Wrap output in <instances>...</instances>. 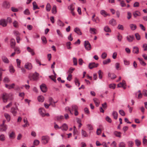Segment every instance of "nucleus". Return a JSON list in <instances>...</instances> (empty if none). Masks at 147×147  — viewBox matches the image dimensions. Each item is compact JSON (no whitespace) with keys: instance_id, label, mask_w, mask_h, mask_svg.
Here are the masks:
<instances>
[{"instance_id":"f257e3e1","label":"nucleus","mask_w":147,"mask_h":147,"mask_svg":"<svg viewBox=\"0 0 147 147\" xmlns=\"http://www.w3.org/2000/svg\"><path fill=\"white\" fill-rule=\"evenodd\" d=\"M2 97L3 101L5 103L7 102L8 100L12 101L13 99V97L10 94L5 93H4L3 94Z\"/></svg>"},{"instance_id":"f03ea898","label":"nucleus","mask_w":147,"mask_h":147,"mask_svg":"<svg viewBox=\"0 0 147 147\" xmlns=\"http://www.w3.org/2000/svg\"><path fill=\"white\" fill-rule=\"evenodd\" d=\"M71 112L72 111L74 112V115L76 116L78 115L79 113L78 112V106L75 105H73L71 106Z\"/></svg>"},{"instance_id":"7ed1b4c3","label":"nucleus","mask_w":147,"mask_h":147,"mask_svg":"<svg viewBox=\"0 0 147 147\" xmlns=\"http://www.w3.org/2000/svg\"><path fill=\"white\" fill-rule=\"evenodd\" d=\"M39 74L36 72L33 74L32 75H30L28 77L30 80L35 81L37 80L38 78Z\"/></svg>"},{"instance_id":"20e7f679","label":"nucleus","mask_w":147,"mask_h":147,"mask_svg":"<svg viewBox=\"0 0 147 147\" xmlns=\"http://www.w3.org/2000/svg\"><path fill=\"white\" fill-rule=\"evenodd\" d=\"M50 138L48 136H43L41 138V142L42 144H45L48 142Z\"/></svg>"},{"instance_id":"39448f33","label":"nucleus","mask_w":147,"mask_h":147,"mask_svg":"<svg viewBox=\"0 0 147 147\" xmlns=\"http://www.w3.org/2000/svg\"><path fill=\"white\" fill-rule=\"evenodd\" d=\"M84 47L87 51H89L91 49L90 44L88 41H85L84 42Z\"/></svg>"},{"instance_id":"423d86ee","label":"nucleus","mask_w":147,"mask_h":147,"mask_svg":"<svg viewBox=\"0 0 147 147\" xmlns=\"http://www.w3.org/2000/svg\"><path fill=\"white\" fill-rule=\"evenodd\" d=\"M18 110V108L17 107H12L11 108V112L12 113L14 116H15L16 115L17 113V111Z\"/></svg>"},{"instance_id":"0eeeda50","label":"nucleus","mask_w":147,"mask_h":147,"mask_svg":"<svg viewBox=\"0 0 147 147\" xmlns=\"http://www.w3.org/2000/svg\"><path fill=\"white\" fill-rule=\"evenodd\" d=\"M7 23L6 20L5 19H2L0 20V25L3 27H5L7 25Z\"/></svg>"},{"instance_id":"6e6552de","label":"nucleus","mask_w":147,"mask_h":147,"mask_svg":"<svg viewBox=\"0 0 147 147\" xmlns=\"http://www.w3.org/2000/svg\"><path fill=\"white\" fill-rule=\"evenodd\" d=\"M40 89L43 92H45L47 90V88L45 84H42L40 86Z\"/></svg>"},{"instance_id":"1a4fd4ad","label":"nucleus","mask_w":147,"mask_h":147,"mask_svg":"<svg viewBox=\"0 0 147 147\" xmlns=\"http://www.w3.org/2000/svg\"><path fill=\"white\" fill-rule=\"evenodd\" d=\"M98 65V64H95L94 62L90 63L88 65L89 68L91 69L97 67Z\"/></svg>"},{"instance_id":"9d476101","label":"nucleus","mask_w":147,"mask_h":147,"mask_svg":"<svg viewBox=\"0 0 147 147\" xmlns=\"http://www.w3.org/2000/svg\"><path fill=\"white\" fill-rule=\"evenodd\" d=\"M126 38L129 42H131L134 39V37L133 35H129L127 36Z\"/></svg>"},{"instance_id":"9b49d317","label":"nucleus","mask_w":147,"mask_h":147,"mask_svg":"<svg viewBox=\"0 0 147 147\" xmlns=\"http://www.w3.org/2000/svg\"><path fill=\"white\" fill-rule=\"evenodd\" d=\"M7 129V126L6 125H1L0 127V131H5Z\"/></svg>"},{"instance_id":"f8f14e48","label":"nucleus","mask_w":147,"mask_h":147,"mask_svg":"<svg viewBox=\"0 0 147 147\" xmlns=\"http://www.w3.org/2000/svg\"><path fill=\"white\" fill-rule=\"evenodd\" d=\"M32 65L30 63H27L25 65V67L28 70L31 69L32 68Z\"/></svg>"},{"instance_id":"ddd939ff","label":"nucleus","mask_w":147,"mask_h":147,"mask_svg":"<svg viewBox=\"0 0 147 147\" xmlns=\"http://www.w3.org/2000/svg\"><path fill=\"white\" fill-rule=\"evenodd\" d=\"M2 5L5 8H8L10 6L9 3L6 1H4Z\"/></svg>"},{"instance_id":"4468645a","label":"nucleus","mask_w":147,"mask_h":147,"mask_svg":"<svg viewBox=\"0 0 147 147\" xmlns=\"http://www.w3.org/2000/svg\"><path fill=\"white\" fill-rule=\"evenodd\" d=\"M132 52L134 54H138L139 53L138 48L137 46L133 47Z\"/></svg>"},{"instance_id":"2eb2a0df","label":"nucleus","mask_w":147,"mask_h":147,"mask_svg":"<svg viewBox=\"0 0 147 147\" xmlns=\"http://www.w3.org/2000/svg\"><path fill=\"white\" fill-rule=\"evenodd\" d=\"M109 23L113 26H115L117 24L116 21L114 19L112 18L109 21Z\"/></svg>"},{"instance_id":"dca6fc26","label":"nucleus","mask_w":147,"mask_h":147,"mask_svg":"<svg viewBox=\"0 0 147 147\" xmlns=\"http://www.w3.org/2000/svg\"><path fill=\"white\" fill-rule=\"evenodd\" d=\"M1 59L5 63H9V61L7 58L5 56H3L1 57Z\"/></svg>"},{"instance_id":"f3484780","label":"nucleus","mask_w":147,"mask_h":147,"mask_svg":"<svg viewBox=\"0 0 147 147\" xmlns=\"http://www.w3.org/2000/svg\"><path fill=\"white\" fill-rule=\"evenodd\" d=\"M61 129L63 131H66L68 129L67 125L66 123H64L61 126Z\"/></svg>"},{"instance_id":"a211bd4d","label":"nucleus","mask_w":147,"mask_h":147,"mask_svg":"<svg viewBox=\"0 0 147 147\" xmlns=\"http://www.w3.org/2000/svg\"><path fill=\"white\" fill-rule=\"evenodd\" d=\"M39 111L40 114L42 116H45V110L44 108H41L39 109Z\"/></svg>"},{"instance_id":"6ab92c4d","label":"nucleus","mask_w":147,"mask_h":147,"mask_svg":"<svg viewBox=\"0 0 147 147\" xmlns=\"http://www.w3.org/2000/svg\"><path fill=\"white\" fill-rule=\"evenodd\" d=\"M95 15L94 14L92 17V20L94 22L97 23L99 21V19L98 17H96V18H95Z\"/></svg>"},{"instance_id":"aec40b11","label":"nucleus","mask_w":147,"mask_h":147,"mask_svg":"<svg viewBox=\"0 0 147 147\" xmlns=\"http://www.w3.org/2000/svg\"><path fill=\"white\" fill-rule=\"evenodd\" d=\"M16 45V42L15 39H11L10 41V45L11 47L14 48Z\"/></svg>"},{"instance_id":"412c9836","label":"nucleus","mask_w":147,"mask_h":147,"mask_svg":"<svg viewBox=\"0 0 147 147\" xmlns=\"http://www.w3.org/2000/svg\"><path fill=\"white\" fill-rule=\"evenodd\" d=\"M81 134L83 137H88V134L86 131L83 130H82Z\"/></svg>"},{"instance_id":"4be33fe9","label":"nucleus","mask_w":147,"mask_h":147,"mask_svg":"<svg viewBox=\"0 0 147 147\" xmlns=\"http://www.w3.org/2000/svg\"><path fill=\"white\" fill-rule=\"evenodd\" d=\"M23 121L25 124L24 125H22V126L23 127H27V126L29 125V124L28 123L27 118H24L23 119Z\"/></svg>"},{"instance_id":"5701e85b","label":"nucleus","mask_w":147,"mask_h":147,"mask_svg":"<svg viewBox=\"0 0 147 147\" xmlns=\"http://www.w3.org/2000/svg\"><path fill=\"white\" fill-rule=\"evenodd\" d=\"M112 115L114 119H117L118 113L116 111H113L112 112Z\"/></svg>"},{"instance_id":"b1692460","label":"nucleus","mask_w":147,"mask_h":147,"mask_svg":"<svg viewBox=\"0 0 147 147\" xmlns=\"http://www.w3.org/2000/svg\"><path fill=\"white\" fill-rule=\"evenodd\" d=\"M96 29L95 28H90L89 31L90 33L91 34H96Z\"/></svg>"},{"instance_id":"393cba45","label":"nucleus","mask_w":147,"mask_h":147,"mask_svg":"<svg viewBox=\"0 0 147 147\" xmlns=\"http://www.w3.org/2000/svg\"><path fill=\"white\" fill-rule=\"evenodd\" d=\"M74 31L78 35H81L82 34V33L79 28H74Z\"/></svg>"},{"instance_id":"a878e982","label":"nucleus","mask_w":147,"mask_h":147,"mask_svg":"<svg viewBox=\"0 0 147 147\" xmlns=\"http://www.w3.org/2000/svg\"><path fill=\"white\" fill-rule=\"evenodd\" d=\"M27 49L28 52L30 53L32 55H34L35 54L33 50L30 48V47H27Z\"/></svg>"},{"instance_id":"bb28decb","label":"nucleus","mask_w":147,"mask_h":147,"mask_svg":"<svg viewBox=\"0 0 147 147\" xmlns=\"http://www.w3.org/2000/svg\"><path fill=\"white\" fill-rule=\"evenodd\" d=\"M93 100L96 106L97 107H98L100 104V102L99 100L97 98H94L93 99Z\"/></svg>"},{"instance_id":"cd10ccee","label":"nucleus","mask_w":147,"mask_h":147,"mask_svg":"<svg viewBox=\"0 0 147 147\" xmlns=\"http://www.w3.org/2000/svg\"><path fill=\"white\" fill-rule=\"evenodd\" d=\"M15 86L14 84H11L8 85L6 84L5 85V87L8 88V89H11L14 88V87Z\"/></svg>"},{"instance_id":"c85d7f7f","label":"nucleus","mask_w":147,"mask_h":147,"mask_svg":"<svg viewBox=\"0 0 147 147\" xmlns=\"http://www.w3.org/2000/svg\"><path fill=\"white\" fill-rule=\"evenodd\" d=\"M133 15L135 18H136L140 15V13L138 11H136L133 13Z\"/></svg>"},{"instance_id":"c756f323","label":"nucleus","mask_w":147,"mask_h":147,"mask_svg":"<svg viewBox=\"0 0 147 147\" xmlns=\"http://www.w3.org/2000/svg\"><path fill=\"white\" fill-rule=\"evenodd\" d=\"M45 98L43 96H40L38 97V101L40 102H42L44 101Z\"/></svg>"},{"instance_id":"7c9ffc66","label":"nucleus","mask_w":147,"mask_h":147,"mask_svg":"<svg viewBox=\"0 0 147 147\" xmlns=\"http://www.w3.org/2000/svg\"><path fill=\"white\" fill-rule=\"evenodd\" d=\"M68 8L69 10H70L71 11H74L75 9L74 4H71L68 7Z\"/></svg>"},{"instance_id":"2f4dec72","label":"nucleus","mask_w":147,"mask_h":147,"mask_svg":"<svg viewBox=\"0 0 147 147\" xmlns=\"http://www.w3.org/2000/svg\"><path fill=\"white\" fill-rule=\"evenodd\" d=\"M138 59L141 65L143 66H145L146 65V63L143 61V60L142 59H141L138 58Z\"/></svg>"},{"instance_id":"473e14b6","label":"nucleus","mask_w":147,"mask_h":147,"mask_svg":"<svg viewBox=\"0 0 147 147\" xmlns=\"http://www.w3.org/2000/svg\"><path fill=\"white\" fill-rule=\"evenodd\" d=\"M4 116L8 122L10 121L11 117L10 115L9 114L7 113H5L4 114Z\"/></svg>"},{"instance_id":"72a5a7b5","label":"nucleus","mask_w":147,"mask_h":147,"mask_svg":"<svg viewBox=\"0 0 147 147\" xmlns=\"http://www.w3.org/2000/svg\"><path fill=\"white\" fill-rule=\"evenodd\" d=\"M13 26L16 28H18L19 26V23L18 21L14 20L13 23Z\"/></svg>"},{"instance_id":"f704fd0d","label":"nucleus","mask_w":147,"mask_h":147,"mask_svg":"<svg viewBox=\"0 0 147 147\" xmlns=\"http://www.w3.org/2000/svg\"><path fill=\"white\" fill-rule=\"evenodd\" d=\"M131 29L132 30H135L136 28V26L135 24H130L129 25Z\"/></svg>"},{"instance_id":"c9c22d12","label":"nucleus","mask_w":147,"mask_h":147,"mask_svg":"<svg viewBox=\"0 0 147 147\" xmlns=\"http://www.w3.org/2000/svg\"><path fill=\"white\" fill-rule=\"evenodd\" d=\"M57 24L59 26L63 27L64 26V24L60 20H58L57 21Z\"/></svg>"},{"instance_id":"e433bc0d","label":"nucleus","mask_w":147,"mask_h":147,"mask_svg":"<svg viewBox=\"0 0 147 147\" xmlns=\"http://www.w3.org/2000/svg\"><path fill=\"white\" fill-rule=\"evenodd\" d=\"M104 30L107 32H111V30L109 27L107 26H105L104 28Z\"/></svg>"},{"instance_id":"4c0bfd02","label":"nucleus","mask_w":147,"mask_h":147,"mask_svg":"<svg viewBox=\"0 0 147 147\" xmlns=\"http://www.w3.org/2000/svg\"><path fill=\"white\" fill-rule=\"evenodd\" d=\"M33 5V9L34 10L36 9H39V8L38 7L37 5H36V2L34 1L32 3Z\"/></svg>"},{"instance_id":"58836bf2","label":"nucleus","mask_w":147,"mask_h":147,"mask_svg":"<svg viewBox=\"0 0 147 147\" xmlns=\"http://www.w3.org/2000/svg\"><path fill=\"white\" fill-rule=\"evenodd\" d=\"M108 76L110 77L111 79H115L116 77V76L114 74L109 73L108 74Z\"/></svg>"},{"instance_id":"ea45409f","label":"nucleus","mask_w":147,"mask_h":147,"mask_svg":"<svg viewBox=\"0 0 147 147\" xmlns=\"http://www.w3.org/2000/svg\"><path fill=\"white\" fill-rule=\"evenodd\" d=\"M41 40L43 44H45L47 43V41L46 39L45 36H43L41 37Z\"/></svg>"},{"instance_id":"a19ab883","label":"nucleus","mask_w":147,"mask_h":147,"mask_svg":"<svg viewBox=\"0 0 147 147\" xmlns=\"http://www.w3.org/2000/svg\"><path fill=\"white\" fill-rule=\"evenodd\" d=\"M46 10L48 11H49L51 9V6L49 3H48L46 5Z\"/></svg>"},{"instance_id":"79ce46f5","label":"nucleus","mask_w":147,"mask_h":147,"mask_svg":"<svg viewBox=\"0 0 147 147\" xmlns=\"http://www.w3.org/2000/svg\"><path fill=\"white\" fill-rule=\"evenodd\" d=\"M56 31L57 34L59 37L61 38H62L63 37V35L59 30L57 29Z\"/></svg>"},{"instance_id":"37998d69","label":"nucleus","mask_w":147,"mask_h":147,"mask_svg":"<svg viewBox=\"0 0 147 147\" xmlns=\"http://www.w3.org/2000/svg\"><path fill=\"white\" fill-rule=\"evenodd\" d=\"M125 84V81L123 80L122 82H120L119 84H118L117 85V87H123Z\"/></svg>"},{"instance_id":"c03bdc74","label":"nucleus","mask_w":147,"mask_h":147,"mask_svg":"<svg viewBox=\"0 0 147 147\" xmlns=\"http://www.w3.org/2000/svg\"><path fill=\"white\" fill-rule=\"evenodd\" d=\"M135 36L136 38V39L138 40H140L141 39V37L140 35L138 33H136L135 34Z\"/></svg>"},{"instance_id":"a18cd8bd","label":"nucleus","mask_w":147,"mask_h":147,"mask_svg":"<svg viewBox=\"0 0 147 147\" xmlns=\"http://www.w3.org/2000/svg\"><path fill=\"white\" fill-rule=\"evenodd\" d=\"M9 71L11 73H13L15 71V70L12 65H11L9 66Z\"/></svg>"},{"instance_id":"49530a36","label":"nucleus","mask_w":147,"mask_h":147,"mask_svg":"<svg viewBox=\"0 0 147 147\" xmlns=\"http://www.w3.org/2000/svg\"><path fill=\"white\" fill-rule=\"evenodd\" d=\"M127 143L128 144V147H132L134 144V142L131 141H128Z\"/></svg>"},{"instance_id":"de8ad7c7","label":"nucleus","mask_w":147,"mask_h":147,"mask_svg":"<svg viewBox=\"0 0 147 147\" xmlns=\"http://www.w3.org/2000/svg\"><path fill=\"white\" fill-rule=\"evenodd\" d=\"M40 143L39 141L37 140H35L33 142V145L34 146H37Z\"/></svg>"},{"instance_id":"09e8293b","label":"nucleus","mask_w":147,"mask_h":147,"mask_svg":"<svg viewBox=\"0 0 147 147\" xmlns=\"http://www.w3.org/2000/svg\"><path fill=\"white\" fill-rule=\"evenodd\" d=\"M10 138H14L15 136V133L13 131L9 135Z\"/></svg>"},{"instance_id":"8fccbe9b","label":"nucleus","mask_w":147,"mask_h":147,"mask_svg":"<svg viewBox=\"0 0 147 147\" xmlns=\"http://www.w3.org/2000/svg\"><path fill=\"white\" fill-rule=\"evenodd\" d=\"M111 62V60L110 59H106V60H105L103 61V64L105 65L107 64L108 63H109Z\"/></svg>"},{"instance_id":"3c124183","label":"nucleus","mask_w":147,"mask_h":147,"mask_svg":"<svg viewBox=\"0 0 147 147\" xmlns=\"http://www.w3.org/2000/svg\"><path fill=\"white\" fill-rule=\"evenodd\" d=\"M65 110L67 112V111H68L72 115L73 114V113L71 112V108H69L68 107H66L65 108Z\"/></svg>"},{"instance_id":"603ef678","label":"nucleus","mask_w":147,"mask_h":147,"mask_svg":"<svg viewBox=\"0 0 147 147\" xmlns=\"http://www.w3.org/2000/svg\"><path fill=\"white\" fill-rule=\"evenodd\" d=\"M135 144L137 146H140L141 144L140 141L138 139H136L135 140Z\"/></svg>"},{"instance_id":"864d4df0","label":"nucleus","mask_w":147,"mask_h":147,"mask_svg":"<svg viewBox=\"0 0 147 147\" xmlns=\"http://www.w3.org/2000/svg\"><path fill=\"white\" fill-rule=\"evenodd\" d=\"M100 13L102 15L104 16H106L108 15V14L106 13L105 11L104 10H101Z\"/></svg>"},{"instance_id":"5fc2aeb1","label":"nucleus","mask_w":147,"mask_h":147,"mask_svg":"<svg viewBox=\"0 0 147 147\" xmlns=\"http://www.w3.org/2000/svg\"><path fill=\"white\" fill-rule=\"evenodd\" d=\"M52 11L53 13H56V7L55 5H54L52 9Z\"/></svg>"},{"instance_id":"6e6d98bb","label":"nucleus","mask_w":147,"mask_h":147,"mask_svg":"<svg viewBox=\"0 0 147 147\" xmlns=\"http://www.w3.org/2000/svg\"><path fill=\"white\" fill-rule=\"evenodd\" d=\"M5 137L3 134H1L0 136V140L2 141H4L5 140Z\"/></svg>"},{"instance_id":"4d7b16f0","label":"nucleus","mask_w":147,"mask_h":147,"mask_svg":"<svg viewBox=\"0 0 147 147\" xmlns=\"http://www.w3.org/2000/svg\"><path fill=\"white\" fill-rule=\"evenodd\" d=\"M98 73L99 75V78L100 79H101L102 78V74H103V73L100 70H99L98 71Z\"/></svg>"},{"instance_id":"13d9d810","label":"nucleus","mask_w":147,"mask_h":147,"mask_svg":"<svg viewBox=\"0 0 147 147\" xmlns=\"http://www.w3.org/2000/svg\"><path fill=\"white\" fill-rule=\"evenodd\" d=\"M121 133L119 132L116 131L114 133L115 135L117 137L120 138L121 137Z\"/></svg>"},{"instance_id":"bf43d9fd","label":"nucleus","mask_w":147,"mask_h":147,"mask_svg":"<svg viewBox=\"0 0 147 147\" xmlns=\"http://www.w3.org/2000/svg\"><path fill=\"white\" fill-rule=\"evenodd\" d=\"M117 37L118 41L119 42L121 41L123 38L122 35L119 34L117 36Z\"/></svg>"},{"instance_id":"052dcab7","label":"nucleus","mask_w":147,"mask_h":147,"mask_svg":"<svg viewBox=\"0 0 147 147\" xmlns=\"http://www.w3.org/2000/svg\"><path fill=\"white\" fill-rule=\"evenodd\" d=\"M107 56V54L105 52H103L102 53V55H101V58L103 59H105Z\"/></svg>"},{"instance_id":"680f3d73","label":"nucleus","mask_w":147,"mask_h":147,"mask_svg":"<svg viewBox=\"0 0 147 147\" xmlns=\"http://www.w3.org/2000/svg\"><path fill=\"white\" fill-rule=\"evenodd\" d=\"M56 119L58 121H60L61 119H63L64 117L63 115H60L56 117Z\"/></svg>"},{"instance_id":"e2e57ef3","label":"nucleus","mask_w":147,"mask_h":147,"mask_svg":"<svg viewBox=\"0 0 147 147\" xmlns=\"http://www.w3.org/2000/svg\"><path fill=\"white\" fill-rule=\"evenodd\" d=\"M14 51L17 54H19L20 52V48L18 47H16L14 49Z\"/></svg>"},{"instance_id":"0e129e2a","label":"nucleus","mask_w":147,"mask_h":147,"mask_svg":"<svg viewBox=\"0 0 147 147\" xmlns=\"http://www.w3.org/2000/svg\"><path fill=\"white\" fill-rule=\"evenodd\" d=\"M125 144L123 142H120L119 144V147H125Z\"/></svg>"},{"instance_id":"69168bd1","label":"nucleus","mask_w":147,"mask_h":147,"mask_svg":"<svg viewBox=\"0 0 147 147\" xmlns=\"http://www.w3.org/2000/svg\"><path fill=\"white\" fill-rule=\"evenodd\" d=\"M119 114L122 116H124L125 115V113L124 111L123 110H120L119 111Z\"/></svg>"},{"instance_id":"338daca9","label":"nucleus","mask_w":147,"mask_h":147,"mask_svg":"<svg viewBox=\"0 0 147 147\" xmlns=\"http://www.w3.org/2000/svg\"><path fill=\"white\" fill-rule=\"evenodd\" d=\"M13 34L14 35L16 36H19L20 35V33L18 31L16 30H14L13 31Z\"/></svg>"},{"instance_id":"774afa93","label":"nucleus","mask_w":147,"mask_h":147,"mask_svg":"<svg viewBox=\"0 0 147 147\" xmlns=\"http://www.w3.org/2000/svg\"><path fill=\"white\" fill-rule=\"evenodd\" d=\"M120 4L122 7H125L126 6V4L124 1L122 0L120 1Z\"/></svg>"}]
</instances>
